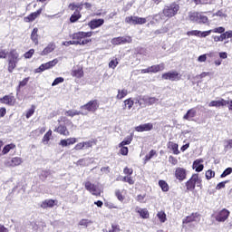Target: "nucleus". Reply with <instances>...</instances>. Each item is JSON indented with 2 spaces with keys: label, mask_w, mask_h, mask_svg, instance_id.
Returning a JSON list of instances; mask_svg holds the SVG:
<instances>
[{
  "label": "nucleus",
  "mask_w": 232,
  "mask_h": 232,
  "mask_svg": "<svg viewBox=\"0 0 232 232\" xmlns=\"http://www.w3.org/2000/svg\"><path fill=\"white\" fill-rule=\"evenodd\" d=\"M190 21H194L195 23H199V24H206L208 23V16L198 13V12H194L189 15Z\"/></svg>",
  "instance_id": "obj_12"
},
{
  "label": "nucleus",
  "mask_w": 232,
  "mask_h": 232,
  "mask_svg": "<svg viewBox=\"0 0 232 232\" xmlns=\"http://www.w3.org/2000/svg\"><path fill=\"white\" fill-rule=\"evenodd\" d=\"M148 20L144 17H139V16H127L125 18V23L127 24H146Z\"/></svg>",
  "instance_id": "obj_10"
},
{
  "label": "nucleus",
  "mask_w": 232,
  "mask_h": 232,
  "mask_svg": "<svg viewBox=\"0 0 232 232\" xmlns=\"http://www.w3.org/2000/svg\"><path fill=\"white\" fill-rule=\"evenodd\" d=\"M204 162L203 159H198L196 160H194L192 168L193 169H195L198 173H200V171L204 170V164H202Z\"/></svg>",
  "instance_id": "obj_22"
},
{
  "label": "nucleus",
  "mask_w": 232,
  "mask_h": 232,
  "mask_svg": "<svg viewBox=\"0 0 232 232\" xmlns=\"http://www.w3.org/2000/svg\"><path fill=\"white\" fill-rule=\"evenodd\" d=\"M115 197L118 198V200H120V202H124V196L121 190L117 189L115 191Z\"/></svg>",
  "instance_id": "obj_50"
},
{
  "label": "nucleus",
  "mask_w": 232,
  "mask_h": 232,
  "mask_svg": "<svg viewBox=\"0 0 232 232\" xmlns=\"http://www.w3.org/2000/svg\"><path fill=\"white\" fill-rule=\"evenodd\" d=\"M231 174H232V168L228 167L223 171V173L220 175V178L225 179V177H227V175H231Z\"/></svg>",
  "instance_id": "obj_48"
},
{
  "label": "nucleus",
  "mask_w": 232,
  "mask_h": 232,
  "mask_svg": "<svg viewBox=\"0 0 232 232\" xmlns=\"http://www.w3.org/2000/svg\"><path fill=\"white\" fill-rule=\"evenodd\" d=\"M174 177L179 182H184L188 179V170L182 167H178L175 169Z\"/></svg>",
  "instance_id": "obj_8"
},
{
  "label": "nucleus",
  "mask_w": 232,
  "mask_h": 232,
  "mask_svg": "<svg viewBox=\"0 0 232 232\" xmlns=\"http://www.w3.org/2000/svg\"><path fill=\"white\" fill-rule=\"evenodd\" d=\"M187 191H194L196 186L198 188H202V179L198 173L192 174L190 179L185 183Z\"/></svg>",
  "instance_id": "obj_4"
},
{
  "label": "nucleus",
  "mask_w": 232,
  "mask_h": 232,
  "mask_svg": "<svg viewBox=\"0 0 232 232\" xmlns=\"http://www.w3.org/2000/svg\"><path fill=\"white\" fill-rule=\"evenodd\" d=\"M0 102L1 104H5V106H15V102H17V100L13 93H10L0 98Z\"/></svg>",
  "instance_id": "obj_11"
},
{
  "label": "nucleus",
  "mask_w": 232,
  "mask_h": 232,
  "mask_svg": "<svg viewBox=\"0 0 232 232\" xmlns=\"http://www.w3.org/2000/svg\"><path fill=\"white\" fill-rule=\"evenodd\" d=\"M34 53H35V50L30 49L28 52H26L24 54V59H32V57L34 56Z\"/></svg>",
  "instance_id": "obj_49"
},
{
  "label": "nucleus",
  "mask_w": 232,
  "mask_h": 232,
  "mask_svg": "<svg viewBox=\"0 0 232 232\" xmlns=\"http://www.w3.org/2000/svg\"><path fill=\"white\" fill-rule=\"evenodd\" d=\"M123 173L124 175H127V177H131V175H133V169L125 167L123 169Z\"/></svg>",
  "instance_id": "obj_52"
},
{
  "label": "nucleus",
  "mask_w": 232,
  "mask_h": 232,
  "mask_svg": "<svg viewBox=\"0 0 232 232\" xmlns=\"http://www.w3.org/2000/svg\"><path fill=\"white\" fill-rule=\"evenodd\" d=\"M93 35V32H77L72 34V39L73 41L74 45L80 44L81 46H84V44H88V43H92V39H86V37H92Z\"/></svg>",
  "instance_id": "obj_1"
},
{
  "label": "nucleus",
  "mask_w": 232,
  "mask_h": 232,
  "mask_svg": "<svg viewBox=\"0 0 232 232\" xmlns=\"http://www.w3.org/2000/svg\"><path fill=\"white\" fill-rule=\"evenodd\" d=\"M187 35H194L197 37H200V31H198V30L188 31L187 33Z\"/></svg>",
  "instance_id": "obj_59"
},
{
  "label": "nucleus",
  "mask_w": 232,
  "mask_h": 232,
  "mask_svg": "<svg viewBox=\"0 0 232 232\" xmlns=\"http://www.w3.org/2000/svg\"><path fill=\"white\" fill-rule=\"evenodd\" d=\"M194 117H197V110L195 108L189 109L183 116L184 121H191Z\"/></svg>",
  "instance_id": "obj_27"
},
{
  "label": "nucleus",
  "mask_w": 232,
  "mask_h": 232,
  "mask_svg": "<svg viewBox=\"0 0 232 232\" xmlns=\"http://www.w3.org/2000/svg\"><path fill=\"white\" fill-rule=\"evenodd\" d=\"M143 99H146V97H139V98H136L135 99V102L134 103L135 104H139L140 108H144V106H146V103L144 102V100Z\"/></svg>",
  "instance_id": "obj_44"
},
{
  "label": "nucleus",
  "mask_w": 232,
  "mask_h": 232,
  "mask_svg": "<svg viewBox=\"0 0 232 232\" xmlns=\"http://www.w3.org/2000/svg\"><path fill=\"white\" fill-rule=\"evenodd\" d=\"M136 213H139L140 218H150V211H148V208H139L136 210Z\"/></svg>",
  "instance_id": "obj_33"
},
{
  "label": "nucleus",
  "mask_w": 232,
  "mask_h": 232,
  "mask_svg": "<svg viewBox=\"0 0 232 232\" xmlns=\"http://www.w3.org/2000/svg\"><path fill=\"white\" fill-rule=\"evenodd\" d=\"M157 156V150H151L149 154H147L144 158V163L149 162V160H151L153 157Z\"/></svg>",
  "instance_id": "obj_38"
},
{
  "label": "nucleus",
  "mask_w": 232,
  "mask_h": 232,
  "mask_svg": "<svg viewBox=\"0 0 232 232\" xmlns=\"http://www.w3.org/2000/svg\"><path fill=\"white\" fill-rule=\"evenodd\" d=\"M161 77L165 81H180V79H182V74L179 73L177 71H171L163 73Z\"/></svg>",
  "instance_id": "obj_9"
},
{
  "label": "nucleus",
  "mask_w": 232,
  "mask_h": 232,
  "mask_svg": "<svg viewBox=\"0 0 232 232\" xmlns=\"http://www.w3.org/2000/svg\"><path fill=\"white\" fill-rule=\"evenodd\" d=\"M205 177L207 180H211V179H215V171L211 169L207 170L205 173Z\"/></svg>",
  "instance_id": "obj_45"
},
{
  "label": "nucleus",
  "mask_w": 232,
  "mask_h": 232,
  "mask_svg": "<svg viewBox=\"0 0 232 232\" xmlns=\"http://www.w3.org/2000/svg\"><path fill=\"white\" fill-rule=\"evenodd\" d=\"M74 150L75 151H81V150H84V143L82 142H79L74 146Z\"/></svg>",
  "instance_id": "obj_60"
},
{
  "label": "nucleus",
  "mask_w": 232,
  "mask_h": 232,
  "mask_svg": "<svg viewBox=\"0 0 232 232\" xmlns=\"http://www.w3.org/2000/svg\"><path fill=\"white\" fill-rule=\"evenodd\" d=\"M104 24V19L99 18V19H92L88 23L89 28L91 30H95V28H101Z\"/></svg>",
  "instance_id": "obj_19"
},
{
  "label": "nucleus",
  "mask_w": 232,
  "mask_h": 232,
  "mask_svg": "<svg viewBox=\"0 0 232 232\" xmlns=\"http://www.w3.org/2000/svg\"><path fill=\"white\" fill-rule=\"evenodd\" d=\"M151 130H153V123L151 122L140 124L135 127V131H138V133H142L144 131H151Z\"/></svg>",
  "instance_id": "obj_18"
},
{
  "label": "nucleus",
  "mask_w": 232,
  "mask_h": 232,
  "mask_svg": "<svg viewBox=\"0 0 232 232\" xmlns=\"http://www.w3.org/2000/svg\"><path fill=\"white\" fill-rule=\"evenodd\" d=\"M35 113V105H32L31 108L26 111L25 117L26 119H30L32 115Z\"/></svg>",
  "instance_id": "obj_46"
},
{
  "label": "nucleus",
  "mask_w": 232,
  "mask_h": 232,
  "mask_svg": "<svg viewBox=\"0 0 232 232\" xmlns=\"http://www.w3.org/2000/svg\"><path fill=\"white\" fill-rule=\"evenodd\" d=\"M226 184H227V181L219 182V183L216 186V189H218V190L223 189V188H226Z\"/></svg>",
  "instance_id": "obj_63"
},
{
  "label": "nucleus",
  "mask_w": 232,
  "mask_h": 232,
  "mask_svg": "<svg viewBox=\"0 0 232 232\" xmlns=\"http://www.w3.org/2000/svg\"><path fill=\"white\" fill-rule=\"evenodd\" d=\"M166 65L164 63L149 66L147 69H141L140 73H159V72L164 71Z\"/></svg>",
  "instance_id": "obj_7"
},
{
  "label": "nucleus",
  "mask_w": 232,
  "mask_h": 232,
  "mask_svg": "<svg viewBox=\"0 0 232 232\" xmlns=\"http://www.w3.org/2000/svg\"><path fill=\"white\" fill-rule=\"evenodd\" d=\"M99 100H91L84 105H82L80 108L81 110H85L91 113H95L99 110Z\"/></svg>",
  "instance_id": "obj_6"
},
{
  "label": "nucleus",
  "mask_w": 232,
  "mask_h": 232,
  "mask_svg": "<svg viewBox=\"0 0 232 232\" xmlns=\"http://www.w3.org/2000/svg\"><path fill=\"white\" fill-rule=\"evenodd\" d=\"M111 43L113 44V46H120L121 44H131V43H133V39L130 35L118 36L112 38Z\"/></svg>",
  "instance_id": "obj_5"
},
{
  "label": "nucleus",
  "mask_w": 232,
  "mask_h": 232,
  "mask_svg": "<svg viewBox=\"0 0 232 232\" xmlns=\"http://www.w3.org/2000/svg\"><path fill=\"white\" fill-rule=\"evenodd\" d=\"M15 148H17V146L15 145V143H10L5 145L3 150H2V154L3 155H8V153H10V151H12V150H15Z\"/></svg>",
  "instance_id": "obj_32"
},
{
  "label": "nucleus",
  "mask_w": 232,
  "mask_h": 232,
  "mask_svg": "<svg viewBox=\"0 0 232 232\" xmlns=\"http://www.w3.org/2000/svg\"><path fill=\"white\" fill-rule=\"evenodd\" d=\"M56 46L54 43H49L47 46L41 52L40 55L44 56L48 55V53H52L53 50H55Z\"/></svg>",
  "instance_id": "obj_24"
},
{
  "label": "nucleus",
  "mask_w": 232,
  "mask_h": 232,
  "mask_svg": "<svg viewBox=\"0 0 232 232\" xmlns=\"http://www.w3.org/2000/svg\"><path fill=\"white\" fill-rule=\"evenodd\" d=\"M28 81H30V77H26L23 81L19 82L18 88H24V86L28 84Z\"/></svg>",
  "instance_id": "obj_54"
},
{
  "label": "nucleus",
  "mask_w": 232,
  "mask_h": 232,
  "mask_svg": "<svg viewBox=\"0 0 232 232\" xmlns=\"http://www.w3.org/2000/svg\"><path fill=\"white\" fill-rule=\"evenodd\" d=\"M169 162L172 165V166H177V164H179V160H177V158L173 157V156H169Z\"/></svg>",
  "instance_id": "obj_57"
},
{
  "label": "nucleus",
  "mask_w": 232,
  "mask_h": 232,
  "mask_svg": "<svg viewBox=\"0 0 232 232\" xmlns=\"http://www.w3.org/2000/svg\"><path fill=\"white\" fill-rule=\"evenodd\" d=\"M168 148H169V150H172V153L174 155H179L180 154V150H179V144H177L173 141H169L168 142Z\"/></svg>",
  "instance_id": "obj_29"
},
{
  "label": "nucleus",
  "mask_w": 232,
  "mask_h": 232,
  "mask_svg": "<svg viewBox=\"0 0 232 232\" xmlns=\"http://www.w3.org/2000/svg\"><path fill=\"white\" fill-rule=\"evenodd\" d=\"M53 131L59 135H63V137H69L70 135V130H68V127H66L64 124H60L59 126L55 127Z\"/></svg>",
  "instance_id": "obj_17"
},
{
  "label": "nucleus",
  "mask_w": 232,
  "mask_h": 232,
  "mask_svg": "<svg viewBox=\"0 0 232 232\" xmlns=\"http://www.w3.org/2000/svg\"><path fill=\"white\" fill-rule=\"evenodd\" d=\"M134 104H135V101H133L132 98H128L124 100L122 108L123 110H131Z\"/></svg>",
  "instance_id": "obj_30"
},
{
  "label": "nucleus",
  "mask_w": 232,
  "mask_h": 232,
  "mask_svg": "<svg viewBox=\"0 0 232 232\" xmlns=\"http://www.w3.org/2000/svg\"><path fill=\"white\" fill-rule=\"evenodd\" d=\"M59 63V60L57 58L53 59V61L47 62V65L50 68H53L57 63Z\"/></svg>",
  "instance_id": "obj_58"
},
{
  "label": "nucleus",
  "mask_w": 232,
  "mask_h": 232,
  "mask_svg": "<svg viewBox=\"0 0 232 232\" xmlns=\"http://www.w3.org/2000/svg\"><path fill=\"white\" fill-rule=\"evenodd\" d=\"M226 39V35L223 34H221V35L219 36H214V41L215 43H218L220 41H224Z\"/></svg>",
  "instance_id": "obj_61"
},
{
  "label": "nucleus",
  "mask_w": 232,
  "mask_h": 232,
  "mask_svg": "<svg viewBox=\"0 0 232 232\" xmlns=\"http://www.w3.org/2000/svg\"><path fill=\"white\" fill-rule=\"evenodd\" d=\"M61 82H64V78L63 77L55 78L52 83V86H57V84H61Z\"/></svg>",
  "instance_id": "obj_56"
},
{
  "label": "nucleus",
  "mask_w": 232,
  "mask_h": 232,
  "mask_svg": "<svg viewBox=\"0 0 232 232\" xmlns=\"http://www.w3.org/2000/svg\"><path fill=\"white\" fill-rule=\"evenodd\" d=\"M198 217H200V214H198V212L192 213L191 215L187 216L183 219V224H191V222H196Z\"/></svg>",
  "instance_id": "obj_23"
},
{
  "label": "nucleus",
  "mask_w": 232,
  "mask_h": 232,
  "mask_svg": "<svg viewBox=\"0 0 232 232\" xmlns=\"http://www.w3.org/2000/svg\"><path fill=\"white\" fill-rule=\"evenodd\" d=\"M128 96V91L126 89H119L118 90V94L116 95V99L118 101H122L124 97Z\"/></svg>",
  "instance_id": "obj_34"
},
{
  "label": "nucleus",
  "mask_w": 232,
  "mask_h": 232,
  "mask_svg": "<svg viewBox=\"0 0 232 232\" xmlns=\"http://www.w3.org/2000/svg\"><path fill=\"white\" fill-rule=\"evenodd\" d=\"M46 70H50V67L48 66V63H42L38 68L35 69V73H42V72H44Z\"/></svg>",
  "instance_id": "obj_40"
},
{
  "label": "nucleus",
  "mask_w": 232,
  "mask_h": 232,
  "mask_svg": "<svg viewBox=\"0 0 232 232\" xmlns=\"http://www.w3.org/2000/svg\"><path fill=\"white\" fill-rule=\"evenodd\" d=\"M64 114L66 115V117L73 118V117H76L77 115H82V112L77 110H68L65 111Z\"/></svg>",
  "instance_id": "obj_36"
},
{
  "label": "nucleus",
  "mask_w": 232,
  "mask_h": 232,
  "mask_svg": "<svg viewBox=\"0 0 232 232\" xmlns=\"http://www.w3.org/2000/svg\"><path fill=\"white\" fill-rule=\"evenodd\" d=\"M97 145V140H92L88 141H83V148L85 150H89V148H93V146Z\"/></svg>",
  "instance_id": "obj_39"
},
{
  "label": "nucleus",
  "mask_w": 232,
  "mask_h": 232,
  "mask_svg": "<svg viewBox=\"0 0 232 232\" xmlns=\"http://www.w3.org/2000/svg\"><path fill=\"white\" fill-rule=\"evenodd\" d=\"M109 232H121V226L118 224H111V228L109 229Z\"/></svg>",
  "instance_id": "obj_53"
},
{
  "label": "nucleus",
  "mask_w": 232,
  "mask_h": 232,
  "mask_svg": "<svg viewBox=\"0 0 232 232\" xmlns=\"http://www.w3.org/2000/svg\"><path fill=\"white\" fill-rule=\"evenodd\" d=\"M224 35H225V39H231L232 31H227L226 33H224Z\"/></svg>",
  "instance_id": "obj_64"
},
{
  "label": "nucleus",
  "mask_w": 232,
  "mask_h": 232,
  "mask_svg": "<svg viewBox=\"0 0 232 232\" xmlns=\"http://www.w3.org/2000/svg\"><path fill=\"white\" fill-rule=\"evenodd\" d=\"M71 74L72 77H76V79H82V77H84V71L82 67H78L77 69H73Z\"/></svg>",
  "instance_id": "obj_28"
},
{
  "label": "nucleus",
  "mask_w": 232,
  "mask_h": 232,
  "mask_svg": "<svg viewBox=\"0 0 232 232\" xmlns=\"http://www.w3.org/2000/svg\"><path fill=\"white\" fill-rule=\"evenodd\" d=\"M211 33L213 34H224L226 32V28L220 26V27H216L212 30H210Z\"/></svg>",
  "instance_id": "obj_47"
},
{
  "label": "nucleus",
  "mask_w": 232,
  "mask_h": 232,
  "mask_svg": "<svg viewBox=\"0 0 232 232\" xmlns=\"http://www.w3.org/2000/svg\"><path fill=\"white\" fill-rule=\"evenodd\" d=\"M43 14V8L38 9L36 12L31 13L29 15L24 18V23H34L37 17Z\"/></svg>",
  "instance_id": "obj_16"
},
{
  "label": "nucleus",
  "mask_w": 232,
  "mask_h": 232,
  "mask_svg": "<svg viewBox=\"0 0 232 232\" xmlns=\"http://www.w3.org/2000/svg\"><path fill=\"white\" fill-rule=\"evenodd\" d=\"M17 63H19V53H17V50L12 49L7 60V72L9 73H14V70L17 68Z\"/></svg>",
  "instance_id": "obj_3"
},
{
  "label": "nucleus",
  "mask_w": 232,
  "mask_h": 232,
  "mask_svg": "<svg viewBox=\"0 0 232 232\" xmlns=\"http://www.w3.org/2000/svg\"><path fill=\"white\" fill-rule=\"evenodd\" d=\"M157 217H158L160 222H161V224H164V222H166V220H168V218L166 217V212H164L162 210L157 213Z\"/></svg>",
  "instance_id": "obj_43"
},
{
  "label": "nucleus",
  "mask_w": 232,
  "mask_h": 232,
  "mask_svg": "<svg viewBox=\"0 0 232 232\" xmlns=\"http://www.w3.org/2000/svg\"><path fill=\"white\" fill-rule=\"evenodd\" d=\"M23 164V158L21 157H14L11 160H7L5 162V166L6 168H15L17 166H21Z\"/></svg>",
  "instance_id": "obj_15"
},
{
  "label": "nucleus",
  "mask_w": 232,
  "mask_h": 232,
  "mask_svg": "<svg viewBox=\"0 0 232 232\" xmlns=\"http://www.w3.org/2000/svg\"><path fill=\"white\" fill-rule=\"evenodd\" d=\"M52 130H49L43 137L42 139V142H44V144H48V142H50V139H52Z\"/></svg>",
  "instance_id": "obj_41"
},
{
  "label": "nucleus",
  "mask_w": 232,
  "mask_h": 232,
  "mask_svg": "<svg viewBox=\"0 0 232 232\" xmlns=\"http://www.w3.org/2000/svg\"><path fill=\"white\" fill-rule=\"evenodd\" d=\"M179 11L180 5L174 2L164 6L161 12V16L165 19H171V17H175V15H177V14H179Z\"/></svg>",
  "instance_id": "obj_2"
},
{
  "label": "nucleus",
  "mask_w": 232,
  "mask_h": 232,
  "mask_svg": "<svg viewBox=\"0 0 232 232\" xmlns=\"http://www.w3.org/2000/svg\"><path fill=\"white\" fill-rule=\"evenodd\" d=\"M118 65H119V61H117V59L111 60L109 63V68H111L112 70H115V68H117Z\"/></svg>",
  "instance_id": "obj_51"
},
{
  "label": "nucleus",
  "mask_w": 232,
  "mask_h": 232,
  "mask_svg": "<svg viewBox=\"0 0 232 232\" xmlns=\"http://www.w3.org/2000/svg\"><path fill=\"white\" fill-rule=\"evenodd\" d=\"M120 153L121 155H123L124 157H126V155H128V153H130V150L128 149V147H120Z\"/></svg>",
  "instance_id": "obj_55"
},
{
  "label": "nucleus",
  "mask_w": 232,
  "mask_h": 232,
  "mask_svg": "<svg viewBox=\"0 0 232 232\" xmlns=\"http://www.w3.org/2000/svg\"><path fill=\"white\" fill-rule=\"evenodd\" d=\"M133 140V137L129 136L126 138V140H122L121 143H119V148H122L125 146H129V144H131V141Z\"/></svg>",
  "instance_id": "obj_42"
},
{
  "label": "nucleus",
  "mask_w": 232,
  "mask_h": 232,
  "mask_svg": "<svg viewBox=\"0 0 232 232\" xmlns=\"http://www.w3.org/2000/svg\"><path fill=\"white\" fill-rule=\"evenodd\" d=\"M77 142V138H69L67 140H61L59 145L62 148H66V146H72Z\"/></svg>",
  "instance_id": "obj_25"
},
{
  "label": "nucleus",
  "mask_w": 232,
  "mask_h": 232,
  "mask_svg": "<svg viewBox=\"0 0 232 232\" xmlns=\"http://www.w3.org/2000/svg\"><path fill=\"white\" fill-rule=\"evenodd\" d=\"M81 17H82V14H81V10L76 9L70 17V23H77V21H79Z\"/></svg>",
  "instance_id": "obj_31"
},
{
  "label": "nucleus",
  "mask_w": 232,
  "mask_h": 232,
  "mask_svg": "<svg viewBox=\"0 0 232 232\" xmlns=\"http://www.w3.org/2000/svg\"><path fill=\"white\" fill-rule=\"evenodd\" d=\"M229 215L231 212L227 210V208H223L216 215L215 218L217 222H226L227 218H229Z\"/></svg>",
  "instance_id": "obj_14"
},
{
  "label": "nucleus",
  "mask_w": 232,
  "mask_h": 232,
  "mask_svg": "<svg viewBox=\"0 0 232 232\" xmlns=\"http://www.w3.org/2000/svg\"><path fill=\"white\" fill-rule=\"evenodd\" d=\"M158 101L159 99L155 97H150V98L145 97V99H143V102L145 103V105L147 104L148 106H153V104L158 102Z\"/></svg>",
  "instance_id": "obj_37"
},
{
  "label": "nucleus",
  "mask_w": 232,
  "mask_h": 232,
  "mask_svg": "<svg viewBox=\"0 0 232 232\" xmlns=\"http://www.w3.org/2000/svg\"><path fill=\"white\" fill-rule=\"evenodd\" d=\"M31 41L35 44H39V28L34 27L31 33Z\"/></svg>",
  "instance_id": "obj_26"
},
{
  "label": "nucleus",
  "mask_w": 232,
  "mask_h": 232,
  "mask_svg": "<svg viewBox=\"0 0 232 232\" xmlns=\"http://www.w3.org/2000/svg\"><path fill=\"white\" fill-rule=\"evenodd\" d=\"M88 224H92V221L88 219H82L79 222V226H84L85 227H88Z\"/></svg>",
  "instance_id": "obj_62"
},
{
  "label": "nucleus",
  "mask_w": 232,
  "mask_h": 232,
  "mask_svg": "<svg viewBox=\"0 0 232 232\" xmlns=\"http://www.w3.org/2000/svg\"><path fill=\"white\" fill-rule=\"evenodd\" d=\"M54 206H57V200L45 199L41 203L40 208H42V209H48V208H54Z\"/></svg>",
  "instance_id": "obj_21"
},
{
  "label": "nucleus",
  "mask_w": 232,
  "mask_h": 232,
  "mask_svg": "<svg viewBox=\"0 0 232 232\" xmlns=\"http://www.w3.org/2000/svg\"><path fill=\"white\" fill-rule=\"evenodd\" d=\"M159 186L161 188V191H163L165 193L169 191V185H168V182H166V180L160 179L159 181Z\"/></svg>",
  "instance_id": "obj_35"
},
{
  "label": "nucleus",
  "mask_w": 232,
  "mask_h": 232,
  "mask_svg": "<svg viewBox=\"0 0 232 232\" xmlns=\"http://www.w3.org/2000/svg\"><path fill=\"white\" fill-rule=\"evenodd\" d=\"M84 188L89 193H92L94 197H101V190L97 188V186L90 181H86L84 183Z\"/></svg>",
  "instance_id": "obj_13"
},
{
  "label": "nucleus",
  "mask_w": 232,
  "mask_h": 232,
  "mask_svg": "<svg viewBox=\"0 0 232 232\" xmlns=\"http://www.w3.org/2000/svg\"><path fill=\"white\" fill-rule=\"evenodd\" d=\"M209 108H221L224 106H227V101L225 99L221 98L220 100L218 101H211L208 103Z\"/></svg>",
  "instance_id": "obj_20"
}]
</instances>
